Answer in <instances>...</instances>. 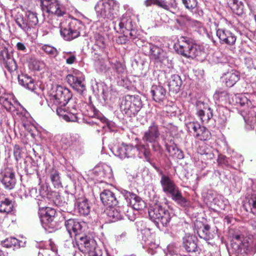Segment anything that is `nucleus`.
Returning a JSON list of instances; mask_svg holds the SVG:
<instances>
[{
	"label": "nucleus",
	"mask_w": 256,
	"mask_h": 256,
	"mask_svg": "<svg viewBox=\"0 0 256 256\" xmlns=\"http://www.w3.org/2000/svg\"><path fill=\"white\" fill-rule=\"evenodd\" d=\"M148 162L160 176V184L164 193L168 196L171 198L178 204L186 206L188 204V200L182 196L181 190L174 181L168 176L164 174L162 170L156 166L154 163L152 162L151 159Z\"/></svg>",
	"instance_id": "obj_1"
},
{
	"label": "nucleus",
	"mask_w": 256,
	"mask_h": 256,
	"mask_svg": "<svg viewBox=\"0 0 256 256\" xmlns=\"http://www.w3.org/2000/svg\"><path fill=\"white\" fill-rule=\"evenodd\" d=\"M232 251L236 256L256 252V237L250 236L244 237L240 234L233 236L231 240Z\"/></svg>",
	"instance_id": "obj_2"
},
{
	"label": "nucleus",
	"mask_w": 256,
	"mask_h": 256,
	"mask_svg": "<svg viewBox=\"0 0 256 256\" xmlns=\"http://www.w3.org/2000/svg\"><path fill=\"white\" fill-rule=\"evenodd\" d=\"M177 52L188 58H194L204 53L202 46L196 43L195 41L188 37L181 36L176 44H175Z\"/></svg>",
	"instance_id": "obj_3"
},
{
	"label": "nucleus",
	"mask_w": 256,
	"mask_h": 256,
	"mask_svg": "<svg viewBox=\"0 0 256 256\" xmlns=\"http://www.w3.org/2000/svg\"><path fill=\"white\" fill-rule=\"evenodd\" d=\"M54 208L50 207L39 208L38 215L42 226L49 233L54 232L61 228L62 222L58 220Z\"/></svg>",
	"instance_id": "obj_4"
},
{
	"label": "nucleus",
	"mask_w": 256,
	"mask_h": 256,
	"mask_svg": "<svg viewBox=\"0 0 256 256\" xmlns=\"http://www.w3.org/2000/svg\"><path fill=\"white\" fill-rule=\"evenodd\" d=\"M148 215L158 228L160 230L168 226L173 216L168 210L159 204H154L148 209Z\"/></svg>",
	"instance_id": "obj_5"
},
{
	"label": "nucleus",
	"mask_w": 256,
	"mask_h": 256,
	"mask_svg": "<svg viewBox=\"0 0 256 256\" xmlns=\"http://www.w3.org/2000/svg\"><path fill=\"white\" fill-rule=\"evenodd\" d=\"M94 8L98 16L112 20L118 16L119 4L114 0H100Z\"/></svg>",
	"instance_id": "obj_6"
},
{
	"label": "nucleus",
	"mask_w": 256,
	"mask_h": 256,
	"mask_svg": "<svg viewBox=\"0 0 256 256\" xmlns=\"http://www.w3.org/2000/svg\"><path fill=\"white\" fill-rule=\"evenodd\" d=\"M142 107L141 97L138 95H126L120 105V110L127 116H135Z\"/></svg>",
	"instance_id": "obj_7"
},
{
	"label": "nucleus",
	"mask_w": 256,
	"mask_h": 256,
	"mask_svg": "<svg viewBox=\"0 0 256 256\" xmlns=\"http://www.w3.org/2000/svg\"><path fill=\"white\" fill-rule=\"evenodd\" d=\"M72 97V94L69 89L62 86H57L54 94L50 98L52 109L56 112L57 108H62L68 104Z\"/></svg>",
	"instance_id": "obj_8"
},
{
	"label": "nucleus",
	"mask_w": 256,
	"mask_h": 256,
	"mask_svg": "<svg viewBox=\"0 0 256 256\" xmlns=\"http://www.w3.org/2000/svg\"><path fill=\"white\" fill-rule=\"evenodd\" d=\"M160 136L158 126L156 122H152L144 132L142 140L144 142L151 144L154 152H160L162 147L159 142Z\"/></svg>",
	"instance_id": "obj_9"
},
{
	"label": "nucleus",
	"mask_w": 256,
	"mask_h": 256,
	"mask_svg": "<svg viewBox=\"0 0 256 256\" xmlns=\"http://www.w3.org/2000/svg\"><path fill=\"white\" fill-rule=\"evenodd\" d=\"M84 28L85 26L81 21L74 19L68 25L62 26L60 33L65 40H71L78 37Z\"/></svg>",
	"instance_id": "obj_10"
},
{
	"label": "nucleus",
	"mask_w": 256,
	"mask_h": 256,
	"mask_svg": "<svg viewBox=\"0 0 256 256\" xmlns=\"http://www.w3.org/2000/svg\"><path fill=\"white\" fill-rule=\"evenodd\" d=\"M90 118L87 121V124L91 126H98L100 128H98L96 131L100 132L102 129L108 126L109 122L104 115L92 105H88L87 112L86 114Z\"/></svg>",
	"instance_id": "obj_11"
},
{
	"label": "nucleus",
	"mask_w": 256,
	"mask_h": 256,
	"mask_svg": "<svg viewBox=\"0 0 256 256\" xmlns=\"http://www.w3.org/2000/svg\"><path fill=\"white\" fill-rule=\"evenodd\" d=\"M108 28L104 26V24L99 22L96 30L94 32L92 40L94 42L95 50H103L108 45L109 36L106 31Z\"/></svg>",
	"instance_id": "obj_12"
},
{
	"label": "nucleus",
	"mask_w": 256,
	"mask_h": 256,
	"mask_svg": "<svg viewBox=\"0 0 256 256\" xmlns=\"http://www.w3.org/2000/svg\"><path fill=\"white\" fill-rule=\"evenodd\" d=\"M120 31H125L129 34L130 36L140 35L136 30L137 24L136 18L134 15L126 12L123 14L118 23ZM136 37H134V38Z\"/></svg>",
	"instance_id": "obj_13"
},
{
	"label": "nucleus",
	"mask_w": 256,
	"mask_h": 256,
	"mask_svg": "<svg viewBox=\"0 0 256 256\" xmlns=\"http://www.w3.org/2000/svg\"><path fill=\"white\" fill-rule=\"evenodd\" d=\"M142 46L144 54L148 56L155 62L165 64V62L168 60V57L160 47L150 43L146 44V45L144 44Z\"/></svg>",
	"instance_id": "obj_14"
},
{
	"label": "nucleus",
	"mask_w": 256,
	"mask_h": 256,
	"mask_svg": "<svg viewBox=\"0 0 256 256\" xmlns=\"http://www.w3.org/2000/svg\"><path fill=\"white\" fill-rule=\"evenodd\" d=\"M66 80L70 86L79 94H82L86 90L84 78L80 70H74L72 74L66 76Z\"/></svg>",
	"instance_id": "obj_15"
},
{
	"label": "nucleus",
	"mask_w": 256,
	"mask_h": 256,
	"mask_svg": "<svg viewBox=\"0 0 256 256\" xmlns=\"http://www.w3.org/2000/svg\"><path fill=\"white\" fill-rule=\"evenodd\" d=\"M62 218L64 220V226L71 238L79 236L83 232L86 225L84 222H80L76 218H68L66 214H63Z\"/></svg>",
	"instance_id": "obj_16"
},
{
	"label": "nucleus",
	"mask_w": 256,
	"mask_h": 256,
	"mask_svg": "<svg viewBox=\"0 0 256 256\" xmlns=\"http://www.w3.org/2000/svg\"><path fill=\"white\" fill-rule=\"evenodd\" d=\"M120 194L124 198L128 204L131 206L130 210H140L146 207L144 202L136 194L127 190L122 189L120 190Z\"/></svg>",
	"instance_id": "obj_17"
},
{
	"label": "nucleus",
	"mask_w": 256,
	"mask_h": 256,
	"mask_svg": "<svg viewBox=\"0 0 256 256\" xmlns=\"http://www.w3.org/2000/svg\"><path fill=\"white\" fill-rule=\"evenodd\" d=\"M216 34L220 44L226 45L232 48H235L237 36L234 32L226 28H218Z\"/></svg>",
	"instance_id": "obj_18"
},
{
	"label": "nucleus",
	"mask_w": 256,
	"mask_h": 256,
	"mask_svg": "<svg viewBox=\"0 0 256 256\" xmlns=\"http://www.w3.org/2000/svg\"><path fill=\"white\" fill-rule=\"evenodd\" d=\"M40 6L43 12L58 16H62L66 13L64 10L60 6L57 0H40Z\"/></svg>",
	"instance_id": "obj_19"
},
{
	"label": "nucleus",
	"mask_w": 256,
	"mask_h": 256,
	"mask_svg": "<svg viewBox=\"0 0 256 256\" xmlns=\"http://www.w3.org/2000/svg\"><path fill=\"white\" fill-rule=\"evenodd\" d=\"M76 244L78 250L83 253H87L94 249L95 242L94 239L85 234H79L75 238Z\"/></svg>",
	"instance_id": "obj_20"
},
{
	"label": "nucleus",
	"mask_w": 256,
	"mask_h": 256,
	"mask_svg": "<svg viewBox=\"0 0 256 256\" xmlns=\"http://www.w3.org/2000/svg\"><path fill=\"white\" fill-rule=\"evenodd\" d=\"M150 143L142 144L139 142L134 146H132V155L134 158L138 156L139 158L144 157L148 162H150L152 154L150 148Z\"/></svg>",
	"instance_id": "obj_21"
},
{
	"label": "nucleus",
	"mask_w": 256,
	"mask_h": 256,
	"mask_svg": "<svg viewBox=\"0 0 256 256\" xmlns=\"http://www.w3.org/2000/svg\"><path fill=\"white\" fill-rule=\"evenodd\" d=\"M0 60H2L5 67L10 72H14L17 70L16 62L12 54L9 53L7 49L4 48L0 51Z\"/></svg>",
	"instance_id": "obj_22"
},
{
	"label": "nucleus",
	"mask_w": 256,
	"mask_h": 256,
	"mask_svg": "<svg viewBox=\"0 0 256 256\" xmlns=\"http://www.w3.org/2000/svg\"><path fill=\"white\" fill-rule=\"evenodd\" d=\"M113 154L120 158H134L132 145L122 144L112 148Z\"/></svg>",
	"instance_id": "obj_23"
},
{
	"label": "nucleus",
	"mask_w": 256,
	"mask_h": 256,
	"mask_svg": "<svg viewBox=\"0 0 256 256\" xmlns=\"http://www.w3.org/2000/svg\"><path fill=\"white\" fill-rule=\"evenodd\" d=\"M198 240L196 236L186 234L182 238V246L188 252H194L198 251Z\"/></svg>",
	"instance_id": "obj_24"
},
{
	"label": "nucleus",
	"mask_w": 256,
	"mask_h": 256,
	"mask_svg": "<svg viewBox=\"0 0 256 256\" xmlns=\"http://www.w3.org/2000/svg\"><path fill=\"white\" fill-rule=\"evenodd\" d=\"M123 34L120 36L116 39V42L120 44H126L128 42H133L138 47L143 46L144 43V40L142 38L141 35H136V38L132 39V36H130L129 34L126 33L125 31H121ZM134 36H132L134 38Z\"/></svg>",
	"instance_id": "obj_25"
},
{
	"label": "nucleus",
	"mask_w": 256,
	"mask_h": 256,
	"mask_svg": "<svg viewBox=\"0 0 256 256\" xmlns=\"http://www.w3.org/2000/svg\"><path fill=\"white\" fill-rule=\"evenodd\" d=\"M100 198L102 204L108 208L116 206L118 204L115 194L110 190H104L100 194Z\"/></svg>",
	"instance_id": "obj_26"
},
{
	"label": "nucleus",
	"mask_w": 256,
	"mask_h": 256,
	"mask_svg": "<svg viewBox=\"0 0 256 256\" xmlns=\"http://www.w3.org/2000/svg\"><path fill=\"white\" fill-rule=\"evenodd\" d=\"M144 3L147 7L154 4L166 10L177 6L176 0H168V1L165 0H146Z\"/></svg>",
	"instance_id": "obj_27"
},
{
	"label": "nucleus",
	"mask_w": 256,
	"mask_h": 256,
	"mask_svg": "<svg viewBox=\"0 0 256 256\" xmlns=\"http://www.w3.org/2000/svg\"><path fill=\"white\" fill-rule=\"evenodd\" d=\"M114 206H112L107 208L104 210V214L106 215V218L108 222H114L123 218V216L119 208Z\"/></svg>",
	"instance_id": "obj_28"
},
{
	"label": "nucleus",
	"mask_w": 256,
	"mask_h": 256,
	"mask_svg": "<svg viewBox=\"0 0 256 256\" xmlns=\"http://www.w3.org/2000/svg\"><path fill=\"white\" fill-rule=\"evenodd\" d=\"M78 109L70 108L68 110L58 108L56 109V113L58 115L63 117L64 119L67 122H76L78 120L77 115Z\"/></svg>",
	"instance_id": "obj_29"
},
{
	"label": "nucleus",
	"mask_w": 256,
	"mask_h": 256,
	"mask_svg": "<svg viewBox=\"0 0 256 256\" xmlns=\"http://www.w3.org/2000/svg\"><path fill=\"white\" fill-rule=\"evenodd\" d=\"M152 99L156 102L162 103L166 100V90L162 86H153L150 90Z\"/></svg>",
	"instance_id": "obj_30"
},
{
	"label": "nucleus",
	"mask_w": 256,
	"mask_h": 256,
	"mask_svg": "<svg viewBox=\"0 0 256 256\" xmlns=\"http://www.w3.org/2000/svg\"><path fill=\"white\" fill-rule=\"evenodd\" d=\"M222 78L224 80L226 86L227 87L231 88L240 80V74L238 72L231 70L226 73H224L222 76Z\"/></svg>",
	"instance_id": "obj_31"
},
{
	"label": "nucleus",
	"mask_w": 256,
	"mask_h": 256,
	"mask_svg": "<svg viewBox=\"0 0 256 256\" xmlns=\"http://www.w3.org/2000/svg\"><path fill=\"white\" fill-rule=\"evenodd\" d=\"M168 86L170 92L178 93L180 90L182 85V80L178 74H172L168 80Z\"/></svg>",
	"instance_id": "obj_32"
},
{
	"label": "nucleus",
	"mask_w": 256,
	"mask_h": 256,
	"mask_svg": "<svg viewBox=\"0 0 256 256\" xmlns=\"http://www.w3.org/2000/svg\"><path fill=\"white\" fill-rule=\"evenodd\" d=\"M75 210L80 216H88L90 211V207L87 199L78 200L75 204Z\"/></svg>",
	"instance_id": "obj_33"
},
{
	"label": "nucleus",
	"mask_w": 256,
	"mask_h": 256,
	"mask_svg": "<svg viewBox=\"0 0 256 256\" xmlns=\"http://www.w3.org/2000/svg\"><path fill=\"white\" fill-rule=\"evenodd\" d=\"M166 151L170 155L178 159H182L184 154L182 150L179 149L174 142L170 141V144L165 142Z\"/></svg>",
	"instance_id": "obj_34"
},
{
	"label": "nucleus",
	"mask_w": 256,
	"mask_h": 256,
	"mask_svg": "<svg viewBox=\"0 0 256 256\" xmlns=\"http://www.w3.org/2000/svg\"><path fill=\"white\" fill-rule=\"evenodd\" d=\"M94 172L98 178L110 179L112 177V171L111 168L107 165L98 167L94 170Z\"/></svg>",
	"instance_id": "obj_35"
},
{
	"label": "nucleus",
	"mask_w": 256,
	"mask_h": 256,
	"mask_svg": "<svg viewBox=\"0 0 256 256\" xmlns=\"http://www.w3.org/2000/svg\"><path fill=\"white\" fill-rule=\"evenodd\" d=\"M197 114L202 122L207 123L213 116L212 110L208 106H204L203 109L198 110Z\"/></svg>",
	"instance_id": "obj_36"
},
{
	"label": "nucleus",
	"mask_w": 256,
	"mask_h": 256,
	"mask_svg": "<svg viewBox=\"0 0 256 256\" xmlns=\"http://www.w3.org/2000/svg\"><path fill=\"white\" fill-rule=\"evenodd\" d=\"M79 136L77 134H72L63 136L60 140L62 147L64 149H66L74 143L78 141Z\"/></svg>",
	"instance_id": "obj_37"
},
{
	"label": "nucleus",
	"mask_w": 256,
	"mask_h": 256,
	"mask_svg": "<svg viewBox=\"0 0 256 256\" xmlns=\"http://www.w3.org/2000/svg\"><path fill=\"white\" fill-rule=\"evenodd\" d=\"M18 80L19 84L24 88L31 90H33L34 89L33 79L27 74L19 76Z\"/></svg>",
	"instance_id": "obj_38"
},
{
	"label": "nucleus",
	"mask_w": 256,
	"mask_h": 256,
	"mask_svg": "<svg viewBox=\"0 0 256 256\" xmlns=\"http://www.w3.org/2000/svg\"><path fill=\"white\" fill-rule=\"evenodd\" d=\"M15 21L17 25L26 33L28 34L31 31L32 28L29 25L28 21L25 16H18Z\"/></svg>",
	"instance_id": "obj_39"
},
{
	"label": "nucleus",
	"mask_w": 256,
	"mask_h": 256,
	"mask_svg": "<svg viewBox=\"0 0 256 256\" xmlns=\"http://www.w3.org/2000/svg\"><path fill=\"white\" fill-rule=\"evenodd\" d=\"M112 66L114 72V76L118 78L122 79L126 74L124 66L120 62L116 61L112 63Z\"/></svg>",
	"instance_id": "obj_40"
},
{
	"label": "nucleus",
	"mask_w": 256,
	"mask_h": 256,
	"mask_svg": "<svg viewBox=\"0 0 256 256\" xmlns=\"http://www.w3.org/2000/svg\"><path fill=\"white\" fill-rule=\"evenodd\" d=\"M199 236L208 241L214 238V234L210 231V226L208 224H203L202 228L198 230Z\"/></svg>",
	"instance_id": "obj_41"
},
{
	"label": "nucleus",
	"mask_w": 256,
	"mask_h": 256,
	"mask_svg": "<svg viewBox=\"0 0 256 256\" xmlns=\"http://www.w3.org/2000/svg\"><path fill=\"white\" fill-rule=\"evenodd\" d=\"M177 23L180 24H184L185 22H188L192 26L198 28H203L202 24L196 20H192L188 16L186 15H182L180 18L176 19Z\"/></svg>",
	"instance_id": "obj_42"
},
{
	"label": "nucleus",
	"mask_w": 256,
	"mask_h": 256,
	"mask_svg": "<svg viewBox=\"0 0 256 256\" xmlns=\"http://www.w3.org/2000/svg\"><path fill=\"white\" fill-rule=\"evenodd\" d=\"M194 136L200 140L204 141L210 139L211 134L207 128L204 126H200Z\"/></svg>",
	"instance_id": "obj_43"
},
{
	"label": "nucleus",
	"mask_w": 256,
	"mask_h": 256,
	"mask_svg": "<svg viewBox=\"0 0 256 256\" xmlns=\"http://www.w3.org/2000/svg\"><path fill=\"white\" fill-rule=\"evenodd\" d=\"M214 98L216 103H226L229 99V95L226 91L220 90L216 92L214 94Z\"/></svg>",
	"instance_id": "obj_44"
},
{
	"label": "nucleus",
	"mask_w": 256,
	"mask_h": 256,
	"mask_svg": "<svg viewBox=\"0 0 256 256\" xmlns=\"http://www.w3.org/2000/svg\"><path fill=\"white\" fill-rule=\"evenodd\" d=\"M50 180L55 188H58L62 187L60 173L57 170L52 168L50 172Z\"/></svg>",
	"instance_id": "obj_45"
},
{
	"label": "nucleus",
	"mask_w": 256,
	"mask_h": 256,
	"mask_svg": "<svg viewBox=\"0 0 256 256\" xmlns=\"http://www.w3.org/2000/svg\"><path fill=\"white\" fill-rule=\"evenodd\" d=\"M229 2L233 12L238 16L242 15L244 12L243 3L238 0H229Z\"/></svg>",
	"instance_id": "obj_46"
},
{
	"label": "nucleus",
	"mask_w": 256,
	"mask_h": 256,
	"mask_svg": "<svg viewBox=\"0 0 256 256\" xmlns=\"http://www.w3.org/2000/svg\"><path fill=\"white\" fill-rule=\"evenodd\" d=\"M96 88H94V86H93L94 92L98 94L100 93L102 94V98L104 100H108L109 92L108 90L107 86L102 82H96Z\"/></svg>",
	"instance_id": "obj_47"
},
{
	"label": "nucleus",
	"mask_w": 256,
	"mask_h": 256,
	"mask_svg": "<svg viewBox=\"0 0 256 256\" xmlns=\"http://www.w3.org/2000/svg\"><path fill=\"white\" fill-rule=\"evenodd\" d=\"M14 206L12 202L8 198L0 202V212L9 213L13 210Z\"/></svg>",
	"instance_id": "obj_48"
},
{
	"label": "nucleus",
	"mask_w": 256,
	"mask_h": 256,
	"mask_svg": "<svg viewBox=\"0 0 256 256\" xmlns=\"http://www.w3.org/2000/svg\"><path fill=\"white\" fill-rule=\"evenodd\" d=\"M216 112L218 113V117L219 122L221 124H224L227 120L228 118V110L222 106H218Z\"/></svg>",
	"instance_id": "obj_49"
},
{
	"label": "nucleus",
	"mask_w": 256,
	"mask_h": 256,
	"mask_svg": "<svg viewBox=\"0 0 256 256\" xmlns=\"http://www.w3.org/2000/svg\"><path fill=\"white\" fill-rule=\"evenodd\" d=\"M217 162L219 166L224 168H228L232 167L230 158L222 154L218 155Z\"/></svg>",
	"instance_id": "obj_50"
},
{
	"label": "nucleus",
	"mask_w": 256,
	"mask_h": 256,
	"mask_svg": "<svg viewBox=\"0 0 256 256\" xmlns=\"http://www.w3.org/2000/svg\"><path fill=\"white\" fill-rule=\"evenodd\" d=\"M244 206L247 211H248L249 208L250 212L256 216V194L252 195L248 198V201Z\"/></svg>",
	"instance_id": "obj_51"
},
{
	"label": "nucleus",
	"mask_w": 256,
	"mask_h": 256,
	"mask_svg": "<svg viewBox=\"0 0 256 256\" xmlns=\"http://www.w3.org/2000/svg\"><path fill=\"white\" fill-rule=\"evenodd\" d=\"M1 182L6 190H12L14 188L16 183V178H2Z\"/></svg>",
	"instance_id": "obj_52"
},
{
	"label": "nucleus",
	"mask_w": 256,
	"mask_h": 256,
	"mask_svg": "<svg viewBox=\"0 0 256 256\" xmlns=\"http://www.w3.org/2000/svg\"><path fill=\"white\" fill-rule=\"evenodd\" d=\"M28 21L29 25L32 28H34L38 23V18L36 13L30 11H28L26 12L25 15Z\"/></svg>",
	"instance_id": "obj_53"
},
{
	"label": "nucleus",
	"mask_w": 256,
	"mask_h": 256,
	"mask_svg": "<svg viewBox=\"0 0 256 256\" xmlns=\"http://www.w3.org/2000/svg\"><path fill=\"white\" fill-rule=\"evenodd\" d=\"M24 171L27 174H32L38 172L37 162L32 160H31L28 162H26Z\"/></svg>",
	"instance_id": "obj_54"
},
{
	"label": "nucleus",
	"mask_w": 256,
	"mask_h": 256,
	"mask_svg": "<svg viewBox=\"0 0 256 256\" xmlns=\"http://www.w3.org/2000/svg\"><path fill=\"white\" fill-rule=\"evenodd\" d=\"M2 178H16L15 170L12 167H6L1 171Z\"/></svg>",
	"instance_id": "obj_55"
},
{
	"label": "nucleus",
	"mask_w": 256,
	"mask_h": 256,
	"mask_svg": "<svg viewBox=\"0 0 256 256\" xmlns=\"http://www.w3.org/2000/svg\"><path fill=\"white\" fill-rule=\"evenodd\" d=\"M186 126L187 131L194 136L201 125L197 122H187Z\"/></svg>",
	"instance_id": "obj_56"
},
{
	"label": "nucleus",
	"mask_w": 256,
	"mask_h": 256,
	"mask_svg": "<svg viewBox=\"0 0 256 256\" xmlns=\"http://www.w3.org/2000/svg\"><path fill=\"white\" fill-rule=\"evenodd\" d=\"M42 49L52 58H56L58 54V52L56 48L50 45L44 44L42 46Z\"/></svg>",
	"instance_id": "obj_57"
},
{
	"label": "nucleus",
	"mask_w": 256,
	"mask_h": 256,
	"mask_svg": "<svg viewBox=\"0 0 256 256\" xmlns=\"http://www.w3.org/2000/svg\"><path fill=\"white\" fill-rule=\"evenodd\" d=\"M95 67L96 70L100 72H106L108 70L106 64L102 60H98L96 62Z\"/></svg>",
	"instance_id": "obj_58"
},
{
	"label": "nucleus",
	"mask_w": 256,
	"mask_h": 256,
	"mask_svg": "<svg viewBox=\"0 0 256 256\" xmlns=\"http://www.w3.org/2000/svg\"><path fill=\"white\" fill-rule=\"evenodd\" d=\"M198 152L200 154H204L207 156V158L209 159H212L214 157V154L212 152L211 150L206 147V146H202L200 147L198 150Z\"/></svg>",
	"instance_id": "obj_59"
},
{
	"label": "nucleus",
	"mask_w": 256,
	"mask_h": 256,
	"mask_svg": "<svg viewBox=\"0 0 256 256\" xmlns=\"http://www.w3.org/2000/svg\"><path fill=\"white\" fill-rule=\"evenodd\" d=\"M182 2L186 9L192 10L198 4L197 0H182Z\"/></svg>",
	"instance_id": "obj_60"
},
{
	"label": "nucleus",
	"mask_w": 256,
	"mask_h": 256,
	"mask_svg": "<svg viewBox=\"0 0 256 256\" xmlns=\"http://www.w3.org/2000/svg\"><path fill=\"white\" fill-rule=\"evenodd\" d=\"M0 102L2 104L4 107L8 111H10L12 110V108H14L12 102L7 98H4L0 96Z\"/></svg>",
	"instance_id": "obj_61"
},
{
	"label": "nucleus",
	"mask_w": 256,
	"mask_h": 256,
	"mask_svg": "<svg viewBox=\"0 0 256 256\" xmlns=\"http://www.w3.org/2000/svg\"><path fill=\"white\" fill-rule=\"evenodd\" d=\"M54 204L58 206H64L67 205V202L64 200V198L61 196L55 194V198L54 200Z\"/></svg>",
	"instance_id": "obj_62"
},
{
	"label": "nucleus",
	"mask_w": 256,
	"mask_h": 256,
	"mask_svg": "<svg viewBox=\"0 0 256 256\" xmlns=\"http://www.w3.org/2000/svg\"><path fill=\"white\" fill-rule=\"evenodd\" d=\"M18 244V240L14 238H6L4 242V245L6 248H10L12 246H16Z\"/></svg>",
	"instance_id": "obj_63"
},
{
	"label": "nucleus",
	"mask_w": 256,
	"mask_h": 256,
	"mask_svg": "<svg viewBox=\"0 0 256 256\" xmlns=\"http://www.w3.org/2000/svg\"><path fill=\"white\" fill-rule=\"evenodd\" d=\"M248 120L251 123L256 122V108L250 109L248 113Z\"/></svg>",
	"instance_id": "obj_64"
}]
</instances>
